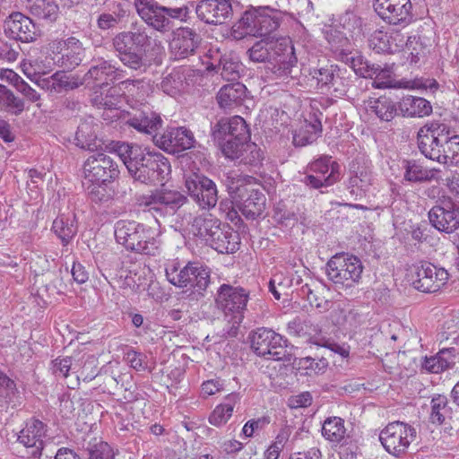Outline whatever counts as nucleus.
I'll use <instances>...</instances> for the list:
<instances>
[{
	"label": "nucleus",
	"mask_w": 459,
	"mask_h": 459,
	"mask_svg": "<svg viewBox=\"0 0 459 459\" xmlns=\"http://www.w3.org/2000/svg\"><path fill=\"white\" fill-rule=\"evenodd\" d=\"M443 132H446V124L437 121L427 123L420 128L418 146L426 158L439 162L442 141H446Z\"/></svg>",
	"instance_id": "12"
},
{
	"label": "nucleus",
	"mask_w": 459,
	"mask_h": 459,
	"mask_svg": "<svg viewBox=\"0 0 459 459\" xmlns=\"http://www.w3.org/2000/svg\"><path fill=\"white\" fill-rule=\"evenodd\" d=\"M334 165H339L335 161L331 160V157L324 156L321 157L315 161L311 162L308 165V170L311 173L315 174H327L332 171V169Z\"/></svg>",
	"instance_id": "63"
},
{
	"label": "nucleus",
	"mask_w": 459,
	"mask_h": 459,
	"mask_svg": "<svg viewBox=\"0 0 459 459\" xmlns=\"http://www.w3.org/2000/svg\"><path fill=\"white\" fill-rule=\"evenodd\" d=\"M363 272L361 261L347 254H337L326 264L328 279L335 285L351 288L359 282Z\"/></svg>",
	"instance_id": "4"
},
{
	"label": "nucleus",
	"mask_w": 459,
	"mask_h": 459,
	"mask_svg": "<svg viewBox=\"0 0 459 459\" xmlns=\"http://www.w3.org/2000/svg\"><path fill=\"white\" fill-rule=\"evenodd\" d=\"M47 437V426L37 419H30L20 431L17 440L27 448H31V455L39 456Z\"/></svg>",
	"instance_id": "21"
},
{
	"label": "nucleus",
	"mask_w": 459,
	"mask_h": 459,
	"mask_svg": "<svg viewBox=\"0 0 459 459\" xmlns=\"http://www.w3.org/2000/svg\"><path fill=\"white\" fill-rule=\"evenodd\" d=\"M411 0H375L377 13L390 24L406 26L412 21Z\"/></svg>",
	"instance_id": "15"
},
{
	"label": "nucleus",
	"mask_w": 459,
	"mask_h": 459,
	"mask_svg": "<svg viewBox=\"0 0 459 459\" xmlns=\"http://www.w3.org/2000/svg\"><path fill=\"white\" fill-rule=\"evenodd\" d=\"M404 47L411 56V62H418L420 56H424L427 54L426 47L421 42L420 39L415 36L408 37Z\"/></svg>",
	"instance_id": "60"
},
{
	"label": "nucleus",
	"mask_w": 459,
	"mask_h": 459,
	"mask_svg": "<svg viewBox=\"0 0 459 459\" xmlns=\"http://www.w3.org/2000/svg\"><path fill=\"white\" fill-rule=\"evenodd\" d=\"M276 47V56L273 59L274 63L269 68L271 79L277 82L288 83L290 80L296 77L293 74L297 65V56L290 39H283Z\"/></svg>",
	"instance_id": "11"
},
{
	"label": "nucleus",
	"mask_w": 459,
	"mask_h": 459,
	"mask_svg": "<svg viewBox=\"0 0 459 459\" xmlns=\"http://www.w3.org/2000/svg\"><path fill=\"white\" fill-rule=\"evenodd\" d=\"M168 281L178 287H194L199 290L207 288L210 282V271L197 263H188L180 267L178 263L171 262L166 267Z\"/></svg>",
	"instance_id": "5"
},
{
	"label": "nucleus",
	"mask_w": 459,
	"mask_h": 459,
	"mask_svg": "<svg viewBox=\"0 0 459 459\" xmlns=\"http://www.w3.org/2000/svg\"><path fill=\"white\" fill-rule=\"evenodd\" d=\"M52 230L65 245L67 244L77 232L74 214H61L56 217L53 221Z\"/></svg>",
	"instance_id": "40"
},
{
	"label": "nucleus",
	"mask_w": 459,
	"mask_h": 459,
	"mask_svg": "<svg viewBox=\"0 0 459 459\" xmlns=\"http://www.w3.org/2000/svg\"><path fill=\"white\" fill-rule=\"evenodd\" d=\"M126 124L141 133L151 134L161 126L162 120L160 117L154 112L140 111L131 116L126 120Z\"/></svg>",
	"instance_id": "32"
},
{
	"label": "nucleus",
	"mask_w": 459,
	"mask_h": 459,
	"mask_svg": "<svg viewBox=\"0 0 459 459\" xmlns=\"http://www.w3.org/2000/svg\"><path fill=\"white\" fill-rule=\"evenodd\" d=\"M111 150L121 159L132 178L141 183H161L170 173V164L160 152L121 142L112 143Z\"/></svg>",
	"instance_id": "1"
},
{
	"label": "nucleus",
	"mask_w": 459,
	"mask_h": 459,
	"mask_svg": "<svg viewBox=\"0 0 459 459\" xmlns=\"http://www.w3.org/2000/svg\"><path fill=\"white\" fill-rule=\"evenodd\" d=\"M263 159L262 152L257 145L247 141L244 152H242L239 160L245 164L255 165Z\"/></svg>",
	"instance_id": "61"
},
{
	"label": "nucleus",
	"mask_w": 459,
	"mask_h": 459,
	"mask_svg": "<svg viewBox=\"0 0 459 459\" xmlns=\"http://www.w3.org/2000/svg\"><path fill=\"white\" fill-rule=\"evenodd\" d=\"M431 225L447 234L459 229V206H434L429 212Z\"/></svg>",
	"instance_id": "24"
},
{
	"label": "nucleus",
	"mask_w": 459,
	"mask_h": 459,
	"mask_svg": "<svg viewBox=\"0 0 459 459\" xmlns=\"http://www.w3.org/2000/svg\"><path fill=\"white\" fill-rule=\"evenodd\" d=\"M0 109L19 115L24 109V102L6 86L0 84Z\"/></svg>",
	"instance_id": "48"
},
{
	"label": "nucleus",
	"mask_w": 459,
	"mask_h": 459,
	"mask_svg": "<svg viewBox=\"0 0 459 459\" xmlns=\"http://www.w3.org/2000/svg\"><path fill=\"white\" fill-rule=\"evenodd\" d=\"M153 142L156 146L169 153H178L194 147L193 133L185 127L168 128L161 134H155Z\"/></svg>",
	"instance_id": "16"
},
{
	"label": "nucleus",
	"mask_w": 459,
	"mask_h": 459,
	"mask_svg": "<svg viewBox=\"0 0 459 459\" xmlns=\"http://www.w3.org/2000/svg\"><path fill=\"white\" fill-rule=\"evenodd\" d=\"M404 179L410 182L430 181L436 178V175L439 172L437 169H424L414 160L405 161Z\"/></svg>",
	"instance_id": "44"
},
{
	"label": "nucleus",
	"mask_w": 459,
	"mask_h": 459,
	"mask_svg": "<svg viewBox=\"0 0 459 459\" xmlns=\"http://www.w3.org/2000/svg\"><path fill=\"white\" fill-rule=\"evenodd\" d=\"M131 37L130 30L117 33L112 38V48L124 65L138 70L144 65L143 56L136 52Z\"/></svg>",
	"instance_id": "18"
},
{
	"label": "nucleus",
	"mask_w": 459,
	"mask_h": 459,
	"mask_svg": "<svg viewBox=\"0 0 459 459\" xmlns=\"http://www.w3.org/2000/svg\"><path fill=\"white\" fill-rule=\"evenodd\" d=\"M399 110L403 117H423L432 112L429 101L420 97L405 96L399 102Z\"/></svg>",
	"instance_id": "33"
},
{
	"label": "nucleus",
	"mask_w": 459,
	"mask_h": 459,
	"mask_svg": "<svg viewBox=\"0 0 459 459\" xmlns=\"http://www.w3.org/2000/svg\"><path fill=\"white\" fill-rule=\"evenodd\" d=\"M187 203V198L178 191L161 189L139 199L140 206L159 216L174 214Z\"/></svg>",
	"instance_id": "9"
},
{
	"label": "nucleus",
	"mask_w": 459,
	"mask_h": 459,
	"mask_svg": "<svg viewBox=\"0 0 459 459\" xmlns=\"http://www.w3.org/2000/svg\"><path fill=\"white\" fill-rule=\"evenodd\" d=\"M265 201L263 193L252 189L245 200L237 204V207L247 219L255 220L263 213Z\"/></svg>",
	"instance_id": "36"
},
{
	"label": "nucleus",
	"mask_w": 459,
	"mask_h": 459,
	"mask_svg": "<svg viewBox=\"0 0 459 459\" xmlns=\"http://www.w3.org/2000/svg\"><path fill=\"white\" fill-rule=\"evenodd\" d=\"M38 85L49 92L61 93L77 88L79 83L65 72H56L48 78L39 80Z\"/></svg>",
	"instance_id": "35"
},
{
	"label": "nucleus",
	"mask_w": 459,
	"mask_h": 459,
	"mask_svg": "<svg viewBox=\"0 0 459 459\" xmlns=\"http://www.w3.org/2000/svg\"><path fill=\"white\" fill-rule=\"evenodd\" d=\"M221 146V150L224 156L232 160H238L241 157L242 152H244L247 141H238L237 139H222L218 142Z\"/></svg>",
	"instance_id": "55"
},
{
	"label": "nucleus",
	"mask_w": 459,
	"mask_h": 459,
	"mask_svg": "<svg viewBox=\"0 0 459 459\" xmlns=\"http://www.w3.org/2000/svg\"><path fill=\"white\" fill-rule=\"evenodd\" d=\"M367 74L363 77H373L372 85L377 89L391 88L393 86L392 72L388 68H381L379 65L368 66Z\"/></svg>",
	"instance_id": "50"
},
{
	"label": "nucleus",
	"mask_w": 459,
	"mask_h": 459,
	"mask_svg": "<svg viewBox=\"0 0 459 459\" xmlns=\"http://www.w3.org/2000/svg\"><path fill=\"white\" fill-rule=\"evenodd\" d=\"M110 182L83 184L89 198L95 204H104L112 200L115 191L109 185Z\"/></svg>",
	"instance_id": "46"
},
{
	"label": "nucleus",
	"mask_w": 459,
	"mask_h": 459,
	"mask_svg": "<svg viewBox=\"0 0 459 459\" xmlns=\"http://www.w3.org/2000/svg\"><path fill=\"white\" fill-rule=\"evenodd\" d=\"M89 459H112L110 446L106 442H99L89 447Z\"/></svg>",
	"instance_id": "64"
},
{
	"label": "nucleus",
	"mask_w": 459,
	"mask_h": 459,
	"mask_svg": "<svg viewBox=\"0 0 459 459\" xmlns=\"http://www.w3.org/2000/svg\"><path fill=\"white\" fill-rule=\"evenodd\" d=\"M197 17L207 24H223L233 13L230 0H201L195 8Z\"/></svg>",
	"instance_id": "17"
},
{
	"label": "nucleus",
	"mask_w": 459,
	"mask_h": 459,
	"mask_svg": "<svg viewBox=\"0 0 459 459\" xmlns=\"http://www.w3.org/2000/svg\"><path fill=\"white\" fill-rule=\"evenodd\" d=\"M130 32L136 52L146 53L149 51L152 43L157 47H160L161 44L160 41L152 39V37L148 34L146 28L144 27H134L132 30H130Z\"/></svg>",
	"instance_id": "51"
},
{
	"label": "nucleus",
	"mask_w": 459,
	"mask_h": 459,
	"mask_svg": "<svg viewBox=\"0 0 459 459\" xmlns=\"http://www.w3.org/2000/svg\"><path fill=\"white\" fill-rule=\"evenodd\" d=\"M410 277L411 284L416 290L426 293H435L446 286L449 273L445 268L429 262H420L411 267Z\"/></svg>",
	"instance_id": "6"
},
{
	"label": "nucleus",
	"mask_w": 459,
	"mask_h": 459,
	"mask_svg": "<svg viewBox=\"0 0 459 459\" xmlns=\"http://www.w3.org/2000/svg\"><path fill=\"white\" fill-rule=\"evenodd\" d=\"M206 242L219 253H234L238 249L239 235L230 226L220 221Z\"/></svg>",
	"instance_id": "25"
},
{
	"label": "nucleus",
	"mask_w": 459,
	"mask_h": 459,
	"mask_svg": "<svg viewBox=\"0 0 459 459\" xmlns=\"http://www.w3.org/2000/svg\"><path fill=\"white\" fill-rule=\"evenodd\" d=\"M136 13L141 19L154 30L165 34L174 27V20L186 22L189 16V8L167 7L154 0H134Z\"/></svg>",
	"instance_id": "3"
},
{
	"label": "nucleus",
	"mask_w": 459,
	"mask_h": 459,
	"mask_svg": "<svg viewBox=\"0 0 459 459\" xmlns=\"http://www.w3.org/2000/svg\"><path fill=\"white\" fill-rule=\"evenodd\" d=\"M178 216H181L182 226L188 228L189 231L207 241L213 233L214 228L219 225L220 221L212 217L211 214H203L193 216L190 212L186 209L182 210Z\"/></svg>",
	"instance_id": "22"
},
{
	"label": "nucleus",
	"mask_w": 459,
	"mask_h": 459,
	"mask_svg": "<svg viewBox=\"0 0 459 459\" xmlns=\"http://www.w3.org/2000/svg\"><path fill=\"white\" fill-rule=\"evenodd\" d=\"M446 141H442L441 157L439 163H454L459 161V135L450 136L449 127L446 125L443 132Z\"/></svg>",
	"instance_id": "43"
},
{
	"label": "nucleus",
	"mask_w": 459,
	"mask_h": 459,
	"mask_svg": "<svg viewBox=\"0 0 459 459\" xmlns=\"http://www.w3.org/2000/svg\"><path fill=\"white\" fill-rule=\"evenodd\" d=\"M322 434L331 442H341L346 434L344 420L339 417L326 419L322 427Z\"/></svg>",
	"instance_id": "47"
},
{
	"label": "nucleus",
	"mask_w": 459,
	"mask_h": 459,
	"mask_svg": "<svg viewBox=\"0 0 459 459\" xmlns=\"http://www.w3.org/2000/svg\"><path fill=\"white\" fill-rule=\"evenodd\" d=\"M4 30L10 37L22 42H31L37 38L32 20L21 13H14L9 16Z\"/></svg>",
	"instance_id": "23"
},
{
	"label": "nucleus",
	"mask_w": 459,
	"mask_h": 459,
	"mask_svg": "<svg viewBox=\"0 0 459 459\" xmlns=\"http://www.w3.org/2000/svg\"><path fill=\"white\" fill-rule=\"evenodd\" d=\"M74 141L82 149L93 151L98 148L97 135L91 122H83L78 126Z\"/></svg>",
	"instance_id": "45"
},
{
	"label": "nucleus",
	"mask_w": 459,
	"mask_h": 459,
	"mask_svg": "<svg viewBox=\"0 0 459 459\" xmlns=\"http://www.w3.org/2000/svg\"><path fill=\"white\" fill-rule=\"evenodd\" d=\"M416 437V429L403 421L389 423L379 435V440L385 451L395 457L405 455Z\"/></svg>",
	"instance_id": "7"
},
{
	"label": "nucleus",
	"mask_w": 459,
	"mask_h": 459,
	"mask_svg": "<svg viewBox=\"0 0 459 459\" xmlns=\"http://www.w3.org/2000/svg\"><path fill=\"white\" fill-rule=\"evenodd\" d=\"M340 166L334 165L332 171L327 175L326 178H318L314 174H308L305 177L303 182L311 188L318 189L323 186L333 185L340 179Z\"/></svg>",
	"instance_id": "53"
},
{
	"label": "nucleus",
	"mask_w": 459,
	"mask_h": 459,
	"mask_svg": "<svg viewBox=\"0 0 459 459\" xmlns=\"http://www.w3.org/2000/svg\"><path fill=\"white\" fill-rule=\"evenodd\" d=\"M280 22L281 13L278 11L270 9L268 7L259 8L258 37L263 39L272 37L271 34L274 32L280 26Z\"/></svg>",
	"instance_id": "39"
},
{
	"label": "nucleus",
	"mask_w": 459,
	"mask_h": 459,
	"mask_svg": "<svg viewBox=\"0 0 459 459\" xmlns=\"http://www.w3.org/2000/svg\"><path fill=\"white\" fill-rule=\"evenodd\" d=\"M201 36L189 27H179L173 30L169 43L170 56L175 60H182L194 56L200 46Z\"/></svg>",
	"instance_id": "14"
},
{
	"label": "nucleus",
	"mask_w": 459,
	"mask_h": 459,
	"mask_svg": "<svg viewBox=\"0 0 459 459\" xmlns=\"http://www.w3.org/2000/svg\"><path fill=\"white\" fill-rule=\"evenodd\" d=\"M291 284V279L284 277L282 273H276L269 281V290L279 300L281 294H287V290L290 288Z\"/></svg>",
	"instance_id": "57"
},
{
	"label": "nucleus",
	"mask_w": 459,
	"mask_h": 459,
	"mask_svg": "<svg viewBox=\"0 0 459 459\" xmlns=\"http://www.w3.org/2000/svg\"><path fill=\"white\" fill-rule=\"evenodd\" d=\"M118 174L117 163L103 152L90 155L83 163V184L112 182Z\"/></svg>",
	"instance_id": "10"
},
{
	"label": "nucleus",
	"mask_w": 459,
	"mask_h": 459,
	"mask_svg": "<svg viewBox=\"0 0 459 459\" xmlns=\"http://www.w3.org/2000/svg\"><path fill=\"white\" fill-rule=\"evenodd\" d=\"M311 75L316 81L317 88L321 91H328L333 88L335 97L345 94L346 88L342 83V79L333 65L315 69L311 72Z\"/></svg>",
	"instance_id": "28"
},
{
	"label": "nucleus",
	"mask_w": 459,
	"mask_h": 459,
	"mask_svg": "<svg viewBox=\"0 0 459 459\" xmlns=\"http://www.w3.org/2000/svg\"><path fill=\"white\" fill-rule=\"evenodd\" d=\"M157 236L156 230L135 221H119L115 225L117 243L137 253L155 255L160 246Z\"/></svg>",
	"instance_id": "2"
},
{
	"label": "nucleus",
	"mask_w": 459,
	"mask_h": 459,
	"mask_svg": "<svg viewBox=\"0 0 459 459\" xmlns=\"http://www.w3.org/2000/svg\"><path fill=\"white\" fill-rule=\"evenodd\" d=\"M330 316L334 325L342 326H355L360 318L359 313L347 299L334 301Z\"/></svg>",
	"instance_id": "30"
},
{
	"label": "nucleus",
	"mask_w": 459,
	"mask_h": 459,
	"mask_svg": "<svg viewBox=\"0 0 459 459\" xmlns=\"http://www.w3.org/2000/svg\"><path fill=\"white\" fill-rule=\"evenodd\" d=\"M76 365L74 374L78 380L91 381L98 376V359L95 356H82V359L76 360Z\"/></svg>",
	"instance_id": "49"
},
{
	"label": "nucleus",
	"mask_w": 459,
	"mask_h": 459,
	"mask_svg": "<svg viewBox=\"0 0 459 459\" xmlns=\"http://www.w3.org/2000/svg\"><path fill=\"white\" fill-rule=\"evenodd\" d=\"M367 110L375 114L382 121H391L397 114L395 102L385 96L370 99L367 103Z\"/></svg>",
	"instance_id": "38"
},
{
	"label": "nucleus",
	"mask_w": 459,
	"mask_h": 459,
	"mask_svg": "<svg viewBox=\"0 0 459 459\" xmlns=\"http://www.w3.org/2000/svg\"><path fill=\"white\" fill-rule=\"evenodd\" d=\"M56 44V49H60L61 54L57 58V63L61 67L72 70L82 63L84 57V48L79 39L70 37Z\"/></svg>",
	"instance_id": "27"
},
{
	"label": "nucleus",
	"mask_w": 459,
	"mask_h": 459,
	"mask_svg": "<svg viewBox=\"0 0 459 459\" xmlns=\"http://www.w3.org/2000/svg\"><path fill=\"white\" fill-rule=\"evenodd\" d=\"M283 337L274 331L267 328H259L252 335L251 347L258 356L271 355L274 359H281L278 349L285 344Z\"/></svg>",
	"instance_id": "19"
},
{
	"label": "nucleus",
	"mask_w": 459,
	"mask_h": 459,
	"mask_svg": "<svg viewBox=\"0 0 459 459\" xmlns=\"http://www.w3.org/2000/svg\"><path fill=\"white\" fill-rule=\"evenodd\" d=\"M369 47L377 53H387L388 31L376 30L369 39Z\"/></svg>",
	"instance_id": "62"
},
{
	"label": "nucleus",
	"mask_w": 459,
	"mask_h": 459,
	"mask_svg": "<svg viewBox=\"0 0 459 459\" xmlns=\"http://www.w3.org/2000/svg\"><path fill=\"white\" fill-rule=\"evenodd\" d=\"M212 136L217 142L225 138L248 141L250 133L244 118L234 116L230 118L220 119L212 127Z\"/></svg>",
	"instance_id": "20"
},
{
	"label": "nucleus",
	"mask_w": 459,
	"mask_h": 459,
	"mask_svg": "<svg viewBox=\"0 0 459 459\" xmlns=\"http://www.w3.org/2000/svg\"><path fill=\"white\" fill-rule=\"evenodd\" d=\"M26 8L32 15L50 22L56 20L59 9L54 0H26Z\"/></svg>",
	"instance_id": "42"
},
{
	"label": "nucleus",
	"mask_w": 459,
	"mask_h": 459,
	"mask_svg": "<svg viewBox=\"0 0 459 459\" xmlns=\"http://www.w3.org/2000/svg\"><path fill=\"white\" fill-rule=\"evenodd\" d=\"M241 65L238 62L223 57L219 64V71L226 81H235L239 77Z\"/></svg>",
	"instance_id": "58"
},
{
	"label": "nucleus",
	"mask_w": 459,
	"mask_h": 459,
	"mask_svg": "<svg viewBox=\"0 0 459 459\" xmlns=\"http://www.w3.org/2000/svg\"><path fill=\"white\" fill-rule=\"evenodd\" d=\"M106 93L100 91L98 94V91H95V97L93 99L95 104L100 108H103L105 109H113L116 108L118 103V98L116 95L117 90L115 88H108L105 90Z\"/></svg>",
	"instance_id": "59"
},
{
	"label": "nucleus",
	"mask_w": 459,
	"mask_h": 459,
	"mask_svg": "<svg viewBox=\"0 0 459 459\" xmlns=\"http://www.w3.org/2000/svg\"><path fill=\"white\" fill-rule=\"evenodd\" d=\"M322 132L321 122L314 117L305 120L293 134V143L297 146H306L314 143Z\"/></svg>",
	"instance_id": "37"
},
{
	"label": "nucleus",
	"mask_w": 459,
	"mask_h": 459,
	"mask_svg": "<svg viewBox=\"0 0 459 459\" xmlns=\"http://www.w3.org/2000/svg\"><path fill=\"white\" fill-rule=\"evenodd\" d=\"M249 293L239 286L221 284L217 290L215 303L225 316H231L234 324H239L246 310Z\"/></svg>",
	"instance_id": "8"
},
{
	"label": "nucleus",
	"mask_w": 459,
	"mask_h": 459,
	"mask_svg": "<svg viewBox=\"0 0 459 459\" xmlns=\"http://www.w3.org/2000/svg\"><path fill=\"white\" fill-rule=\"evenodd\" d=\"M302 292L307 296L310 306L315 307L320 312L327 311L333 307V302L325 299L319 294L316 289H312L308 284H305L302 287Z\"/></svg>",
	"instance_id": "54"
},
{
	"label": "nucleus",
	"mask_w": 459,
	"mask_h": 459,
	"mask_svg": "<svg viewBox=\"0 0 459 459\" xmlns=\"http://www.w3.org/2000/svg\"><path fill=\"white\" fill-rule=\"evenodd\" d=\"M455 352L454 348L444 349L440 351L436 356L426 358L422 368L430 373H439L444 371L455 364Z\"/></svg>",
	"instance_id": "41"
},
{
	"label": "nucleus",
	"mask_w": 459,
	"mask_h": 459,
	"mask_svg": "<svg viewBox=\"0 0 459 459\" xmlns=\"http://www.w3.org/2000/svg\"><path fill=\"white\" fill-rule=\"evenodd\" d=\"M247 88L240 82L224 85L217 93L219 106L224 109H232L242 104Z\"/></svg>",
	"instance_id": "31"
},
{
	"label": "nucleus",
	"mask_w": 459,
	"mask_h": 459,
	"mask_svg": "<svg viewBox=\"0 0 459 459\" xmlns=\"http://www.w3.org/2000/svg\"><path fill=\"white\" fill-rule=\"evenodd\" d=\"M448 413L449 408L446 396L437 395L431 400L430 420L432 423L442 424Z\"/></svg>",
	"instance_id": "56"
},
{
	"label": "nucleus",
	"mask_w": 459,
	"mask_h": 459,
	"mask_svg": "<svg viewBox=\"0 0 459 459\" xmlns=\"http://www.w3.org/2000/svg\"><path fill=\"white\" fill-rule=\"evenodd\" d=\"M286 37H269L255 42L247 51L249 59L255 63L271 62L276 56L277 45Z\"/></svg>",
	"instance_id": "29"
},
{
	"label": "nucleus",
	"mask_w": 459,
	"mask_h": 459,
	"mask_svg": "<svg viewBox=\"0 0 459 459\" xmlns=\"http://www.w3.org/2000/svg\"><path fill=\"white\" fill-rule=\"evenodd\" d=\"M184 79L180 70L174 69L162 78L160 88L166 94L174 96L183 86Z\"/></svg>",
	"instance_id": "52"
},
{
	"label": "nucleus",
	"mask_w": 459,
	"mask_h": 459,
	"mask_svg": "<svg viewBox=\"0 0 459 459\" xmlns=\"http://www.w3.org/2000/svg\"><path fill=\"white\" fill-rule=\"evenodd\" d=\"M185 186L202 209H210L216 205L218 191L215 183L210 178L193 173L186 178Z\"/></svg>",
	"instance_id": "13"
},
{
	"label": "nucleus",
	"mask_w": 459,
	"mask_h": 459,
	"mask_svg": "<svg viewBox=\"0 0 459 459\" xmlns=\"http://www.w3.org/2000/svg\"><path fill=\"white\" fill-rule=\"evenodd\" d=\"M258 14L259 9L245 12L232 27L233 37L235 39H242L247 36L258 37Z\"/></svg>",
	"instance_id": "34"
},
{
	"label": "nucleus",
	"mask_w": 459,
	"mask_h": 459,
	"mask_svg": "<svg viewBox=\"0 0 459 459\" xmlns=\"http://www.w3.org/2000/svg\"><path fill=\"white\" fill-rule=\"evenodd\" d=\"M121 70L110 63L101 60L98 65L91 66L83 76V82L87 85L104 89L121 76Z\"/></svg>",
	"instance_id": "26"
}]
</instances>
